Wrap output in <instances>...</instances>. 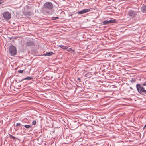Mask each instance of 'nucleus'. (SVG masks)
<instances>
[{"mask_svg":"<svg viewBox=\"0 0 146 146\" xmlns=\"http://www.w3.org/2000/svg\"><path fill=\"white\" fill-rule=\"evenodd\" d=\"M53 5L50 2H46L44 5V9L45 10L51 11L53 9Z\"/></svg>","mask_w":146,"mask_h":146,"instance_id":"obj_1","label":"nucleus"},{"mask_svg":"<svg viewBox=\"0 0 146 146\" xmlns=\"http://www.w3.org/2000/svg\"><path fill=\"white\" fill-rule=\"evenodd\" d=\"M21 125V124L20 123H18L16 124V126L17 127L18 126H20L21 125Z\"/></svg>","mask_w":146,"mask_h":146,"instance_id":"obj_21","label":"nucleus"},{"mask_svg":"<svg viewBox=\"0 0 146 146\" xmlns=\"http://www.w3.org/2000/svg\"><path fill=\"white\" fill-rule=\"evenodd\" d=\"M137 14V12L130 10L127 13V15L129 16L131 19L135 17Z\"/></svg>","mask_w":146,"mask_h":146,"instance_id":"obj_2","label":"nucleus"},{"mask_svg":"<svg viewBox=\"0 0 146 146\" xmlns=\"http://www.w3.org/2000/svg\"><path fill=\"white\" fill-rule=\"evenodd\" d=\"M141 85L143 86H146V80L143 83L141 84Z\"/></svg>","mask_w":146,"mask_h":146,"instance_id":"obj_19","label":"nucleus"},{"mask_svg":"<svg viewBox=\"0 0 146 146\" xmlns=\"http://www.w3.org/2000/svg\"><path fill=\"white\" fill-rule=\"evenodd\" d=\"M77 80L79 82H81V80L80 78H78L77 79Z\"/></svg>","mask_w":146,"mask_h":146,"instance_id":"obj_22","label":"nucleus"},{"mask_svg":"<svg viewBox=\"0 0 146 146\" xmlns=\"http://www.w3.org/2000/svg\"><path fill=\"white\" fill-rule=\"evenodd\" d=\"M22 126L25 127L27 129H29L32 127V126L29 125H22Z\"/></svg>","mask_w":146,"mask_h":146,"instance_id":"obj_14","label":"nucleus"},{"mask_svg":"<svg viewBox=\"0 0 146 146\" xmlns=\"http://www.w3.org/2000/svg\"><path fill=\"white\" fill-rule=\"evenodd\" d=\"M90 11V9H84L80 11H78L77 12V13L79 14H82Z\"/></svg>","mask_w":146,"mask_h":146,"instance_id":"obj_7","label":"nucleus"},{"mask_svg":"<svg viewBox=\"0 0 146 146\" xmlns=\"http://www.w3.org/2000/svg\"><path fill=\"white\" fill-rule=\"evenodd\" d=\"M59 47H60L62 49H64L66 50V48L67 46L64 45H59Z\"/></svg>","mask_w":146,"mask_h":146,"instance_id":"obj_15","label":"nucleus"},{"mask_svg":"<svg viewBox=\"0 0 146 146\" xmlns=\"http://www.w3.org/2000/svg\"><path fill=\"white\" fill-rule=\"evenodd\" d=\"M36 123V120H34L33 121L32 123V125H35Z\"/></svg>","mask_w":146,"mask_h":146,"instance_id":"obj_17","label":"nucleus"},{"mask_svg":"<svg viewBox=\"0 0 146 146\" xmlns=\"http://www.w3.org/2000/svg\"><path fill=\"white\" fill-rule=\"evenodd\" d=\"M2 3V2H1L0 1V4H1Z\"/></svg>","mask_w":146,"mask_h":146,"instance_id":"obj_25","label":"nucleus"},{"mask_svg":"<svg viewBox=\"0 0 146 146\" xmlns=\"http://www.w3.org/2000/svg\"><path fill=\"white\" fill-rule=\"evenodd\" d=\"M53 54V52H47L46 54H44L43 56H49L52 55Z\"/></svg>","mask_w":146,"mask_h":146,"instance_id":"obj_10","label":"nucleus"},{"mask_svg":"<svg viewBox=\"0 0 146 146\" xmlns=\"http://www.w3.org/2000/svg\"><path fill=\"white\" fill-rule=\"evenodd\" d=\"M91 73L90 72H88L86 74L84 75V76L86 77L89 78L91 77Z\"/></svg>","mask_w":146,"mask_h":146,"instance_id":"obj_11","label":"nucleus"},{"mask_svg":"<svg viewBox=\"0 0 146 146\" xmlns=\"http://www.w3.org/2000/svg\"><path fill=\"white\" fill-rule=\"evenodd\" d=\"M23 72V70H18V72L19 73H22Z\"/></svg>","mask_w":146,"mask_h":146,"instance_id":"obj_20","label":"nucleus"},{"mask_svg":"<svg viewBox=\"0 0 146 146\" xmlns=\"http://www.w3.org/2000/svg\"><path fill=\"white\" fill-rule=\"evenodd\" d=\"M33 78V77H29L25 78L21 80L20 81L21 82L23 81L24 80H31Z\"/></svg>","mask_w":146,"mask_h":146,"instance_id":"obj_12","label":"nucleus"},{"mask_svg":"<svg viewBox=\"0 0 146 146\" xmlns=\"http://www.w3.org/2000/svg\"><path fill=\"white\" fill-rule=\"evenodd\" d=\"M136 88L138 92L141 94H142L143 93L146 94V90L145 89L144 87L141 86L140 84H137Z\"/></svg>","mask_w":146,"mask_h":146,"instance_id":"obj_3","label":"nucleus"},{"mask_svg":"<svg viewBox=\"0 0 146 146\" xmlns=\"http://www.w3.org/2000/svg\"><path fill=\"white\" fill-rule=\"evenodd\" d=\"M9 50L11 55L14 56L16 54V49L14 46L13 45L11 46L9 48Z\"/></svg>","mask_w":146,"mask_h":146,"instance_id":"obj_4","label":"nucleus"},{"mask_svg":"<svg viewBox=\"0 0 146 146\" xmlns=\"http://www.w3.org/2000/svg\"><path fill=\"white\" fill-rule=\"evenodd\" d=\"M141 11L143 13L146 12V5H143L142 7Z\"/></svg>","mask_w":146,"mask_h":146,"instance_id":"obj_9","label":"nucleus"},{"mask_svg":"<svg viewBox=\"0 0 146 146\" xmlns=\"http://www.w3.org/2000/svg\"><path fill=\"white\" fill-rule=\"evenodd\" d=\"M9 137L13 139V140L15 139V137H14L11 135H9Z\"/></svg>","mask_w":146,"mask_h":146,"instance_id":"obj_18","label":"nucleus"},{"mask_svg":"<svg viewBox=\"0 0 146 146\" xmlns=\"http://www.w3.org/2000/svg\"><path fill=\"white\" fill-rule=\"evenodd\" d=\"M11 14L8 12H5L3 14V17L6 20L10 19L11 17Z\"/></svg>","mask_w":146,"mask_h":146,"instance_id":"obj_5","label":"nucleus"},{"mask_svg":"<svg viewBox=\"0 0 146 146\" xmlns=\"http://www.w3.org/2000/svg\"><path fill=\"white\" fill-rule=\"evenodd\" d=\"M146 127V124L145 125L144 127V128H145V127Z\"/></svg>","mask_w":146,"mask_h":146,"instance_id":"obj_26","label":"nucleus"},{"mask_svg":"<svg viewBox=\"0 0 146 146\" xmlns=\"http://www.w3.org/2000/svg\"><path fill=\"white\" fill-rule=\"evenodd\" d=\"M130 89H132V87H130Z\"/></svg>","mask_w":146,"mask_h":146,"instance_id":"obj_24","label":"nucleus"},{"mask_svg":"<svg viewBox=\"0 0 146 146\" xmlns=\"http://www.w3.org/2000/svg\"><path fill=\"white\" fill-rule=\"evenodd\" d=\"M136 81V79L135 78H132L130 80V82H135Z\"/></svg>","mask_w":146,"mask_h":146,"instance_id":"obj_16","label":"nucleus"},{"mask_svg":"<svg viewBox=\"0 0 146 146\" xmlns=\"http://www.w3.org/2000/svg\"><path fill=\"white\" fill-rule=\"evenodd\" d=\"M59 18L58 17H55L54 18V20H56L58 19Z\"/></svg>","mask_w":146,"mask_h":146,"instance_id":"obj_23","label":"nucleus"},{"mask_svg":"<svg viewBox=\"0 0 146 146\" xmlns=\"http://www.w3.org/2000/svg\"><path fill=\"white\" fill-rule=\"evenodd\" d=\"M116 22L115 19H111L109 20H106L102 22L103 25H108L109 24H111L115 23Z\"/></svg>","mask_w":146,"mask_h":146,"instance_id":"obj_6","label":"nucleus"},{"mask_svg":"<svg viewBox=\"0 0 146 146\" xmlns=\"http://www.w3.org/2000/svg\"><path fill=\"white\" fill-rule=\"evenodd\" d=\"M66 50L68 52H72L74 51V50H72L71 48H68V47H67L66 49Z\"/></svg>","mask_w":146,"mask_h":146,"instance_id":"obj_13","label":"nucleus"},{"mask_svg":"<svg viewBox=\"0 0 146 146\" xmlns=\"http://www.w3.org/2000/svg\"><path fill=\"white\" fill-rule=\"evenodd\" d=\"M34 42L33 41H29L26 42L27 46H32L34 45Z\"/></svg>","mask_w":146,"mask_h":146,"instance_id":"obj_8","label":"nucleus"}]
</instances>
